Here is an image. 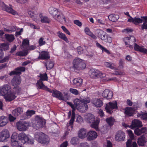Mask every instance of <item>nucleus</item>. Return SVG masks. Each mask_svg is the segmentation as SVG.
<instances>
[{"label":"nucleus","instance_id":"nucleus-6","mask_svg":"<svg viewBox=\"0 0 147 147\" xmlns=\"http://www.w3.org/2000/svg\"><path fill=\"white\" fill-rule=\"evenodd\" d=\"M10 136L9 133L7 129L3 130L0 132V142L7 141Z\"/></svg>","mask_w":147,"mask_h":147},{"label":"nucleus","instance_id":"nucleus-28","mask_svg":"<svg viewBox=\"0 0 147 147\" xmlns=\"http://www.w3.org/2000/svg\"><path fill=\"white\" fill-rule=\"evenodd\" d=\"M39 57L42 59L47 60L50 58V57L48 52L43 51L40 54Z\"/></svg>","mask_w":147,"mask_h":147},{"label":"nucleus","instance_id":"nucleus-34","mask_svg":"<svg viewBox=\"0 0 147 147\" xmlns=\"http://www.w3.org/2000/svg\"><path fill=\"white\" fill-rule=\"evenodd\" d=\"M127 40H129L128 42L129 43V47L130 48H133V45H131V43H135L136 42V39L134 36H131L130 37L126 38Z\"/></svg>","mask_w":147,"mask_h":147},{"label":"nucleus","instance_id":"nucleus-5","mask_svg":"<svg viewBox=\"0 0 147 147\" xmlns=\"http://www.w3.org/2000/svg\"><path fill=\"white\" fill-rule=\"evenodd\" d=\"M90 77L93 78L99 77L102 78L105 76V74H102L100 71L94 69H92L90 70Z\"/></svg>","mask_w":147,"mask_h":147},{"label":"nucleus","instance_id":"nucleus-3","mask_svg":"<svg viewBox=\"0 0 147 147\" xmlns=\"http://www.w3.org/2000/svg\"><path fill=\"white\" fill-rule=\"evenodd\" d=\"M34 137L38 142L42 144H47L49 142V139L48 136L41 132L36 133Z\"/></svg>","mask_w":147,"mask_h":147},{"label":"nucleus","instance_id":"nucleus-21","mask_svg":"<svg viewBox=\"0 0 147 147\" xmlns=\"http://www.w3.org/2000/svg\"><path fill=\"white\" fill-rule=\"evenodd\" d=\"M1 4L4 7V9L7 12L10 13L13 15H16L17 14L16 12L11 8L7 6V5H5L2 2H1Z\"/></svg>","mask_w":147,"mask_h":147},{"label":"nucleus","instance_id":"nucleus-58","mask_svg":"<svg viewBox=\"0 0 147 147\" xmlns=\"http://www.w3.org/2000/svg\"><path fill=\"white\" fill-rule=\"evenodd\" d=\"M11 144L13 147H18L19 146L17 140L11 141Z\"/></svg>","mask_w":147,"mask_h":147},{"label":"nucleus","instance_id":"nucleus-7","mask_svg":"<svg viewBox=\"0 0 147 147\" xmlns=\"http://www.w3.org/2000/svg\"><path fill=\"white\" fill-rule=\"evenodd\" d=\"M52 95L53 97L58 98L60 100H67V94H65L64 96H63L62 94L60 92L57 90H54Z\"/></svg>","mask_w":147,"mask_h":147},{"label":"nucleus","instance_id":"nucleus-29","mask_svg":"<svg viewBox=\"0 0 147 147\" xmlns=\"http://www.w3.org/2000/svg\"><path fill=\"white\" fill-rule=\"evenodd\" d=\"M86 129L82 128L80 130L78 133V135L79 138H83L86 136Z\"/></svg>","mask_w":147,"mask_h":147},{"label":"nucleus","instance_id":"nucleus-32","mask_svg":"<svg viewBox=\"0 0 147 147\" xmlns=\"http://www.w3.org/2000/svg\"><path fill=\"white\" fill-rule=\"evenodd\" d=\"M135 111L134 109L131 108L127 109L124 111V113L127 115L131 116L134 114Z\"/></svg>","mask_w":147,"mask_h":147},{"label":"nucleus","instance_id":"nucleus-26","mask_svg":"<svg viewBox=\"0 0 147 147\" xmlns=\"http://www.w3.org/2000/svg\"><path fill=\"white\" fill-rule=\"evenodd\" d=\"M28 136L25 134L24 133H22L18 135V139L20 140L23 144L26 143V138Z\"/></svg>","mask_w":147,"mask_h":147},{"label":"nucleus","instance_id":"nucleus-2","mask_svg":"<svg viewBox=\"0 0 147 147\" xmlns=\"http://www.w3.org/2000/svg\"><path fill=\"white\" fill-rule=\"evenodd\" d=\"M0 96H4L6 101H11L15 98V94L11 91L10 86L7 84L0 87Z\"/></svg>","mask_w":147,"mask_h":147},{"label":"nucleus","instance_id":"nucleus-51","mask_svg":"<svg viewBox=\"0 0 147 147\" xmlns=\"http://www.w3.org/2000/svg\"><path fill=\"white\" fill-rule=\"evenodd\" d=\"M28 54V52L27 51H22L17 52L16 55L20 56H23L26 55Z\"/></svg>","mask_w":147,"mask_h":147},{"label":"nucleus","instance_id":"nucleus-19","mask_svg":"<svg viewBox=\"0 0 147 147\" xmlns=\"http://www.w3.org/2000/svg\"><path fill=\"white\" fill-rule=\"evenodd\" d=\"M142 126L141 121L137 119H134L132 121L131 128V129H133L134 128H137L139 127H141Z\"/></svg>","mask_w":147,"mask_h":147},{"label":"nucleus","instance_id":"nucleus-25","mask_svg":"<svg viewBox=\"0 0 147 147\" xmlns=\"http://www.w3.org/2000/svg\"><path fill=\"white\" fill-rule=\"evenodd\" d=\"M22 112V109L20 107H18L12 111V113L14 116L17 117L20 115Z\"/></svg>","mask_w":147,"mask_h":147},{"label":"nucleus","instance_id":"nucleus-23","mask_svg":"<svg viewBox=\"0 0 147 147\" xmlns=\"http://www.w3.org/2000/svg\"><path fill=\"white\" fill-rule=\"evenodd\" d=\"M8 118L3 116L0 117V127H3L6 125L8 122Z\"/></svg>","mask_w":147,"mask_h":147},{"label":"nucleus","instance_id":"nucleus-54","mask_svg":"<svg viewBox=\"0 0 147 147\" xmlns=\"http://www.w3.org/2000/svg\"><path fill=\"white\" fill-rule=\"evenodd\" d=\"M69 91L75 95H78L79 94V91L76 89L71 88L69 89Z\"/></svg>","mask_w":147,"mask_h":147},{"label":"nucleus","instance_id":"nucleus-1","mask_svg":"<svg viewBox=\"0 0 147 147\" xmlns=\"http://www.w3.org/2000/svg\"><path fill=\"white\" fill-rule=\"evenodd\" d=\"M90 101V98H87L84 99L81 98L80 100L78 98L75 99L74 101V105L70 102H67V103L73 109L72 112L73 111L75 113V109L82 112L86 111L88 109L87 104L89 103Z\"/></svg>","mask_w":147,"mask_h":147},{"label":"nucleus","instance_id":"nucleus-53","mask_svg":"<svg viewBox=\"0 0 147 147\" xmlns=\"http://www.w3.org/2000/svg\"><path fill=\"white\" fill-rule=\"evenodd\" d=\"M71 143L73 145L77 144L79 143L78 138L76 137H73L71 140Z\"/></svg>","mask_w":147,"mask_h":147},{"label":"nucleus","instance_id":"nucleus-30","mask_svg":"<svg viewBox=\"0 0 147 147\" xmlns=\"http://www.w3.org/2000/svg\"><path fill=\"white\" fill-rule=\"evenodd\" d=\"M137 19L135 25L142 23L144 21V23H147V16H141L140 18L137 17Z\"/></svg>","mask_w":147,"mask_h":147},{"label":"nucleus","instance_id":"nucleus-9","mask_svg":"<svg viewBox=\"0 0 147 147\" xmlns=\"http://www.w3.org/2000/svg\"><path fill=\"white\" fill-rule=\"evenodd\" d=\"M117 108V103L116 102L114 103L109 102L107 104L105 109L107 112L109 114H111L113 112L112 111V110Z\"/></svg>","mask_w":147,"mask_h":147},{"label":"nucleus","instance_id":"nucleus-55","mask_svg":"<svg viewBox=\"0 0 147 147\" xmlns=\"http://www.w3.org/2000/svg\"><path fill=\"white\" fill-rule=\"evenodd\" d=\"M29 44V40L27 39H24L22 42V45L23 47L26 48Z\"/></svg>","mask_w":147,"mask_h":147},{"label":"nucleus","instance_id":"nucleus-33","mask_svg":"<svg viewBox=\"0 0 147 147\" xmlns=\"http://www.w3.org/2000/svg\"><path fill=\"white\" fill-rule=\"evenodd\" d=\"M108 18L110 20L115 22L119 18V16L118 15L111 14L108 16Z\"/></svg>","mask_w":147,"mask_h":147},{"label":"nucleus","instance_id":"nucleus-27","mask_svg":"<svg viewBox=\"0 0 147 147\" xmlns=\"http://www.w3.org/2000/svg\"><path fill=\"white\" fill-rule=\"evenodd\" d=\"M87 123H93L95 121V118L93 115L91 113H88L86 117Z\"/></svg>","mask_w":147,"mask_h":147},{"label":"nucleus","instance_id":"nucleus-62","mask_svg":"<svg viewBox=\"0 0 147 147\" xmlns=\"http://www.w3.org/2000/svg\"><path fill=\"white\" fill-rule=\"evenodd\" d=\"M76 121L78 123H81L83 122V119L80 115H78Z\"/></svg>","mask_w":147,"mask_h":147},{"label":"nucleus","instance_id":"nucleus-59","mask_svg":"<svg viewBox=\"0 0 147 147\" xmlns=\"http://www.w3.org/2000/svg\"><path fill=\"white\" fill-rule=\"evenodd\" d=\"M38 42L40 46L45 45L46 43L45 41L44 40V38L42 37L39 39Z\"/></svg>","mask_w":147,"mask_h":147},{"label":"nucleus","instance_id":"nucleus-61","mask_svg":"<svg viewBox=\"0 0 147 147\" xmlns=\"http://www.w3.org/2000/svg\"><path fill=\"white\" fill-rule=\"evenodd\" d=\"M104 64L107 67H109L111 69H113L115 68L114 66H112V64L111 63H110L108 62H105Z\"/></svg>","mask_w":147,"mask_h":147},{"label":"nucleus","instance_id":"nucleus-8","mask_svg":"<svg viewBox=\"0 0 147 147\" xmlns=\"http://www.w3.org/2000/svg\"><path fill=\"white\" fill-rule=\"evenodd\" d=\"M28 124L24 121H19L16 123L17 129L20 131H24L26 130Z\"/></svg>","mask_w":147,"mask_h":147},{"label":"nucleus","instance_id":"nucleus-22","mask_svg":"<svg viewBox=\"0 0 147 147\" xmlns=\"http://www.w3.org/2000/svg\"><path fill=\"white\" fill-rule=\"evenodd\" d=\"M146 142V139L144 136H142L138 138L137 143L139 146H144Z\"/></svg>","mask_w":147,"mask_h":147},{"label":"nucleus","instance_id":"nucleus-56","mask_svg":"<svg viewBox=\"0 0 147 147\" xmlns=\"http://www.w3.org/2000/svg\"><path fill=\"white\" fill-rule=\"evenodd\" d=\"M26 143H27L30 144H32L34 143V140L33 139L30 138L28 136L26 138Z\"/></svg>","mask_w":147,"mask_h":147},{"label":"nucleus","instance_id":"nucleus-35","mask_svg":"<svg viewBox=\"0 0 147 147\" xmlns=\"http://www.w3.org/2000/svg\"><path fill=\"white\" fill-rule=\"evenodd\" d=\"M39 17L40 18L41 21L42 23H49L51 21L50 20L47 16H43L42 13H40Z\"/></svg>","mask_w":147,"mask_h":147},{"label":"nucleus","instance_id":"nucleus-44","mask_svg":"<svg viewBox=\"0 0 147 147\" xmlns=\"http://www.w3.org/2000/svg\"><path fill=\"white\" fill-rule=\"evenodd\" d=\"M47 64L45 63V66L48 70H50L54 66V63L51 61H50L47 62Z\"/></svg>","mask_w":147,"mask_h":147},{"label":"nucleus","instance_id":"nucleus-17","mask_svg":"<svg viewBox=\"0 0 147 147\" xmlns=\"http://www.w3.org/2000/svg\"><path fill=\"white\" fill-rule=\"evenodd\" d=\"M75 116V113L73 111V113H72L71 119L69 121V123H68L67 124V129L69 131H70L72 129L73 124Z\"/></svg>","mask_w":147,"mask_h":147},{"label":"nucleus","instance_id":"nucleus-38","mask_svg":"<svg viewBox=\"0 0 147 147\" xmlns=\"http://www.w3.org/2000/svg\"><path fill=\"white\" fill-rule=\"evenodd\" d=\"M40 82V84H41V86H39V87H38V88L41 89H42L43 90H46L47 91L49 92L52 93H53L54 90H51V89L48 88L42 82Z\"/></svg>","mask_w":147,"mask_h":147},{"label":"nucleus","instance_id":"nucleus-48","mask_svg":"<svg viewBox=\"0 0 147 147\" xmlns=\"http://www.w3.org/2000/svg\"><path fill=\"white\" fill-rule=\"evenodd\" d=\"M86 66V64L83 62L81 60L80 63L78 65L77 67V68L76 69L78 70L80 69H83L85 68Z\"/></svg>","mask_w":147,"mask_h":147},{"label":"nucleus","instance_id":"nucleus-64","mask_svg":"<svg viewBox=\"0 0 147 147\" xmlns=\"http://www.w3.org/2000/svg\"><path fill=\"white\" fill-rule=\"evenodd\" d=\"M9 119L10 122H13L16 119V118L13 117L11 114H9Z\"/></svg>","mask_w":147,"mask_h":147},{"label":"nucleus","instance_id":"nucleus-24","mask_svg":"<svg viewBox=\"0 0 147 147\" xmlns=\"http://www.w3.org/2000/svg\"><path fill=\"white\" fill-rule=\"evenodd\" d=\"M97 31L98 32V37L103 40L106 37L107 34L106 33L102 30H97Z\"/></svg>","mask_w":147,"mask_h":147},{"label":"nucleus","instance_id":"nucleus-18","mask_svg":"<svg viewBox=\"0 0 147 147\" xmlns=\"http://www.w3.org/2000/svg\"><path fill=\"white\" fill-rule=\"evenodd\" d=\"M147 129L146 127H139L136 128L134 130V133L137 136H140L142 134L145 133Z\"/></svg>","mask_w":147,"mask_h":147},{"label":"nucleus","instance_id":"nucleus-13","mask_svg":"<svg viewBox=\"0 0 147 147\" xmlns=\"http://www.w3.org/2000/svg\"><path fill=\"white\" fill-rule=\"evenodd\" d=\"M96 132L94 131H90L87 134V136L88 140H93L96 139L97 137Z\"/></svg>","mask_w":147,"mask_h":147},{"label":"nucleus","instance_id":"nucleus-60","mask_svg":"<svg viewBox=\"0 0 147 147\" xmlns=\"http://www.w3.org/2000/svg\"><path fill=\"white\" fill-rule=\"evenodd\" d=\"M35 111L33 110H28L26 113V115L28 116H31L35 114Z\"/></svg>","mask_w":147,"mask_h":147},{"label":"nucleus","instance_id":"nucleus-42","mask_svg":"<svg viewBox=\"0 0 147 147\" xmlns=\"http://www.w3.org/2000/svg\"><path fill=\"white\" fill-rule=\"evenodd\" d=\"M58 34L60 38L65 40L66 42H68V40L65 34L60 32H58Z\"/></svg>","mask_w":147,"mask_h":147},{"label":"nucleus","instance_id":"nucleus-20","mask_svg":"<svg viewBox=\"0 0 147 147\" xmlns=\"http://www.w3.org/2000/svg\"><path fill=\"white\" fill-rule=\"evenodd\" d=\"M40 80H38L36 83V86L38 88L39 87V86H41V84H40V82H42V81L47 80L48 79V77L47 74L46 73L42 74H40Z\"/></svg>","mask_w":147,"mask_h":147},{"label":"nucleus","instance_id":"nucleus-4","mask_svg":"<svg viewBox=\"0 0 147 147\" xmlns=\"http://www.w3.org/2000/svg\"><path fill=\"white\" fill-rule=\"evenodd\" d=\"M45 120L40 118L39 117H36L34 120L32 124L33 126L37 129L43 127L46 123Z\"/></svg>","mask_w":147,"mask_h":147},{"label":"nucleus","instance_id":"nucleus-15","mask_svg":"<svg viewBox=\"0 0 147 147\" xmlns=\"http://www.w3.org/2000/svg\"><path fill=\"white\" fill-rule=\"evenodd\" d=\"M21 82V78L18 76H15L11 81L12 85L14 87H17L19 85Z\"/></svg>","mask_w":147,"mask_h":147},{"label":"nucleus","instance_id":"nucleus-63","mask_svg":"<svg viewBox=\"0 0 147 147\" xmlns=\"http://www.w3.org/2000/svg\"><path fill=\"white\" fill-rule=\"evenodd\" d=\"M127 132L130 138L131 139H133L134 138V136L132 131L130 129L127 131Z\"/></svg>","mask_w":147,"mask_h":147},{"label":"nucleus","instance_id":"nucleus-43","mask_svg":"<svg viewBox=\"0 0 147 147\" xmlns=\"http://www.w3.org/2000/svg\"><path fill=\"white\" fill-rule=\"evenodd\" d=\"M81 60V59L78 58H76L73 61V66L76 69L77 68V67Z\"/></svg>","mask_w":147,"mask_h":147},{"label":"nucleus","instance_id":"nucleus-50","mask_svg":"<svg viewBox=\"0 0 147 147\" xmlns=\"http://www.w3.org/2000/svg\"><path fill=\"white\" fill-rule=\"evenodd\" d=\"M18 138V134L16 132H14L11 137V141L17 140Z\"/></svg>","mask_w":147,"mask_h":147},{"label":"nucleus","instance_id":"nucleus-12","mask_svg":"<svg viewBox=\"0 0 147 147\" xmlns=\"http://www.w3.org/2000/svg\"><path fill=\"white\" fill-rule=\"evenodd\" d=\"M102 96L107 99H111L113 96V93L112 91L108 89H105L102 94Z\"/></svg>","mask_w":147,"mask_h":147},{"label":"nucleus","instance_id":"nucleus-31","mask_svg":"<svg viewBox=\"0 0 147 147\" xmlns=\"http://www.w3.org/2000/svg\"><path fill=\"white\" fill-rule=\"evenodd\" d=\"M49 12L54 18L58 13V10L53 7H51L49 9Z\"/></svg>","mask_w":147,"mask_h":147},{"label":"nucleus","instance_id":"nucleus-10","mask_svg":"<svg viewBox=\"0 0 147 147\" xmlns=\"http://www.w3.org/2000/svg\"><path fill=\"white\" fill-rule=\"evenodd\" d=\"M125 137V134L121 131H118L115 136V139L118 142L123 141Z\"/></svg>","mask_w":147,"mask_h":147},{"label":"nucleus","instance_id":"nucleus-52","mask_svg":"<svg viewBox=\"0 0 147 147\" xmlns=\"http://www.w3.org/2000/svg\"><path fill=\"white\" fill-rule=\"evenodd\" d=\"M106 36V37L103 40L106 42L111 43L112 40V38L110 36H109L107 34Z\"/></svg>","mask_w":147,"mask_h":147},{"label":"nucleus","instance_id":"nucleus-40","mask_svg":"<svg viewBox=\"0 0 147 147\" xmlns=\"http://www.w3.org/2000/svg\"><path fill=\"white\" fill-rule=\"evenodd\" d=\"M57 20L59 21L63 22V20L65 22V19L64 16L62 13L59 14L58 15H56L54 18Z\"/></svg>","mask_w":147,"mask_h":147},{"label":"nucleus","instance_id":"nucleus-16","mask_svg":"<svg viewBox=\"0 0 147 147\" xmlns=\"http://www.w3.org/2000/svg\"><path fill=\"white\" fill-rule=\"evenodd\" d=\"M83 80L80 78H74L73 80V85L77 88L81 87L82 84Z\"/></svg>","mask_w":147,"mask_h":147},{"label":"nucleus","instance_id":"nucleus-36","mask_svg":"<svg viewBox=\"0 0 147 147\" xmlns=\"http://www.w3.org/2000/svg\"><path fill=\"white\" fill-rule=\"evenodd\" d=\"M124 14L125 15H127L129 17V19H128L127 20L128 22H132L135 24H136V22L137 21V18L136 17H135L134 18H132L129 14L128 12H124Z\"/></svg>","mask_w":147,"mask_h":147},{"label":"nucleus","instance_id":"nucleus-49","mask_svg":"<svg viewBox=\"0 0 147 147\" xmlns=\"http://www.w3.org/2000/svg\"><path fill=\"white\" fill-rule=\"evenodd\" d=\"M92 124L91 125L92 127L94 128L97 130L98 128V124L99 121L98 120L95 121L93 123H92Z\"/></svg>","mask_w":147,"mask_h":147},{"label":"nucleus","instance_id":"nucleus-14","mask_svg":"<svg viewBox=\"0 0 147 147\" xmlns=\"http://www.w3.org/2000/svg\"><path fill=\"white\" fill-rule=\"evenodd\" d=\"M91 102L94 105V106L96 107H100L103 105L102 100L99 98H92L91 100Z\"/></svg>","mask_w":147,"mask_h":147},{"label":"nucleus","instance_id":"nucleus-57","mask_svg":"<svg viewBox=\"0 0 147 147\" xmlns=\"http://www.w3.org/2000/svg\"><path fill=\"white\" fill-rule=\"evenodd\" d=\"M21 91V88L19 87H14L13 89V93L14 94H19Z\"/></svg>","mask_w":147,"mask_h":147},{"label":"nucleus","instance_id":"nucleus-46","mask_svg":"<svg viewBox=\"0 0 147 147\" xmlns=\"http://www.w3.org/2000/svg\"><path fill=\"white\" fill-rule=\"evenodd\" d=\"M28 15L30 16L33 19V20L36 21H37L38 19H37L36 16L33 11H30L28 12Z\"/></svg>","mask_w":147,"mask_h":147},{"label":"nucleus","instance_id":"nucleus-11","mask_svg":"<svg viewBox=\"0 0 147 147\" xmlns=\"http://www.w3.org/2000/svg\"><path fill=\"white\" fill-rule=\"evenodd\" d=\"M25 68L22 67H18L15 69V70L11 72L9 75L10 76L12 75H20L21 74V71H25Z\"/></svg>","mask_w":147,"mask_h":147},{"label":"nucleus","instance_id":"nucleus-47","mask_svg":"<svg viewBox=\"0 0 147 147\" xmlns=\"http://www.w3.org/2000/svg\"><path fill=\"white\" fill-rule=\"evenodd\" d=\"M9 44L8 43H4L1 44L0 45L1 47L4 50H7L9 49Z\"/></svg>","mask_w":147,"mask_h":147},{"label":"nucleus","instance_id":"nucleus-45","mask_svg":"<svg viewBox=\"0 0 147 147\" xmlns=\"http://www.w3.org/2000/svg\"><path fill=\"white\" fill-rule=\"evenodd\" d=\"M16 30L15 27L12 26L10 27H8L4 29L5 31H7L9 32H12L15 31Z\"/></svg>","mask_w":147,"mask_h":147},{"label":"nucleus","instance_id":"nucleus-41","mask_svg":"<svg viewBox=\"0 0 147 147\" xmlns=\"http://www.w3.org/2000/svg\"><path fill=\"white\" fill-rule=\"evenodd\" d=\"M106 120L108 125L110 127L112 126L115 122V119L112 117L107 118Z\"/></svg>","mask_w":147,"mask_h":147},{"label":"nucleus","instance_id":"nucleus-39","mask_svg":"<svg viewBox=\"0 0 147 147\" xmlns=\"http://www.w3.org/2000/svg\"><path fill=\"white\" fill-rule=\"evenodd\" d=\"M5 37L7 40L10 42H12L15 39L14 35L12 34H6L5 35Z\"/></svg>","mask_w":147,"mask_h":147},{"label":"nucleus","instance_id":"nucleus-37","mask_svg":"<svg viewBox=\"0 0 147 147\" xmlns=\"http://www.w3.org/2000/svg\"><path fill=\"white\" fill-rule=\"evenodd\" d=\"M134 48L135 50L137 51H139L140 52L145 53L146 49H144L142 47L140 46L136 43H134Z\"/></svg>","mask_w":147,"mask_h":147}]
</instances>
